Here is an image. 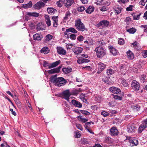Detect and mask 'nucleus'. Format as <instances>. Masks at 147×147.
Wrapping results in <instances>:
<instances>
[{
    "instance_id": "1",
    "label": "nucleus",
    "mask_w": 147,
    "mask_h": 147,
    "mask_svg": "<svg viewBox=\"0 0 147 147\" xmlns=\"http://www.w3.org/2000/svg\"><path fill=\"white\" fill-rule=\"evenodd\" d=\"M57 75H55L51 76L50 79L51 82L59 87L64 85L66 83L67 81L63 77L57 78Z\"/></svg>"
},
{
    "instance_id": "2",
    "label": "nucleus",
    "mask_w": 147,
    "mask_h": 147,
    "mask_svg": "<svg viewBox=\"0 0 147 147\" xmlns=\"http://www.w3.org/2000/svg\"><path fill=\"white\" fill-rule=\"evenodd\" d=\"M94 51L96 52L97 57L101 58L106 54V50L101 47H97Z\"/></svg>"
},
{
    "instance_id": "3",
    "label": "nucleus",
    "mask_w": 147,
    "mask_h": 147,
    "mask_svg": "<svg viewBox=\"0 0 147 147\" xmlns=\"http://www.w3.org/2000/svg\"><path fill=\"white\" fill-rule=\"evenodd\" d=\"M75 26L78 31L83 32L86 29L85 26L80 19L75 21Z\"/></svg>"
},
{
    "instance_id": "4",
    "label": "nucleus",
    "mask_w": 147,
    "mask_h": 147,
    "mask_svg": "<svg viewBox=\"0 0 147 147\" xmlns=\"http://www.w3.org/2000/svg\"><path fill=\"white\" fill-rule=\"evenodd\" d=\"M147 127V123L144 120L142 121V124L138 129V133H141Z\"/></svg>"
},
{
    "instance_id": "5",
    "label": "nucleus",
    "mask_w": 147,
    "mask_h": 147,
    "mask_svg": "<svg viewBox=\"0 0 147 147\" xmlns=\"http://www.w3.org/2000/svg\"><path fill=\"white\" fill-rule=\"evenodd\" d=\"M106 65L101 62H99L98 64V71L97 73L99 74L106 67Z\"/></svg>"
},
{
    "instance_id": "6",
    "label": "nucleus",
    "mask_w": 147,
    "mask_h": 147,
    "mask_svg": "<svg viewBox=\"0 0 147 147\" xmlns=\"http://www.w3.org/2000/svg\"><path fill=\"white\" fill-rule=\"evenodd\" d=\"M140 86V83L136 80H134L131 82L132 88L136 91L139 90Z\"/></svg>"
},
{
    "instance_id": "7",
    "label": "nucleus",
    "mask_w": 147,
    "mask_h": 147,
    "mask_svg": "<svg viewBox=\"0 0 147 147\" xmlns=\"http://www.w3.org/2000/svg\"><path fill=\"white\" fill-rule=\"evenodd\" d=\"M109 90L113 93L117 94H121V92L120 88L114 86H112L109 88Z\"/></svg>"
},
{
    "instance_id": "8",
    "label": "nucleus",
    "mask_w": 147,
    "mask_h": 147,
    "mask_svg": "<svg viewBox=\"0 0 147 147\" xmlns=\"http://www.w3.org/2000/svg\"><path fill=\"white\" fill-rule=\"evenodd\" d=\"M109 24V22L105 20H103L100 21L96 24V26L99 27L101 26L105 27L108 26Z\"/></svg>"
},
{
    "instance_id": "9",
    "label": "nucleus",
    "mask_w": 147,
    "mask_h": 147,
    "mask_svg": "<svg viewBox=\"0 0 147 147\" xmlns=\"http://www.w3.org/2000/svg\"><path fill=\"white\" fill-rule=\"evenodd\" d=\"M45 5L43 2L38 1L33 5V7L35 9H39L41 7H43Z\"/></svg>"
},
{
    "instance_id": "10",
    "label": "nucleus",
    "mask_w": 147,
    "mask_h": 147,
    "mask_svg": "<svg viewBox=\"0 0 147 147\" xmlns=\"http://www.w3.org/2000/svg\"><path fill=\"white\" fill-rule=\"evenodd\" d=\"M61 67V66H59L57 67L49 70L48 71V72L49 74L58 73L59 72Z\"/></svg>"
},
{
    "instance_id": "11",
    "label": "nucleus",
    "mask_w": 147,
    "mask_h": 147,
    "mask_svg": "<svg viewBox=\"0 0 147 147\" xmlns=\"http://www.w3.org/2000/svg\"><path fill=\"white\" fill-rule=\"evenodd\" d=\"M111 134L112 136H115L118 135L119 131L115 127H113L110 129Z\"/></svg>"
},
{
    "instance_id": "12",
    "label": "nucleus",
    "mask_w": 147,
    "mask_h": 147,
    "mask_svg": "<svg viewBox=\"0 0 147 147\" xmlns=\"http://www.w3.org/2000/svg\"><path fill=\"white\" fill-rule=\"evenodd\" d=\"M62 94L65 97L64 98L67 100L69 101V97L71 95L69 90H67L64 91Z\"/></svg>"
},
{
    "instance_id": "13",
    "label": "nucleus",
    "mask_w": 147,
    "mask_h": 147,
    "mask_svg": "<svg viewBox=\"0 0 147 147\" xmlns=\"http://www.w3.org/2000/svg\"><path fill=\"white\" fill-rule=\"evenodd\" d=\"M57 53L59 54L64 55L66 53L65 50L61 47H57Z\"/></svg>"
},
{
    "instance_id": "14",
    "label": "nucleus",
    "mask_w": 147,
    "mask_h": 147,
    "mask_svg": "<svg viewBox=\"0 0 147 147\" xmlns=\"http://www.w3.org/2000/svg\"><path fill=\"white\" fill-rule=\"evenodd\" d=\"M71 102L73 105L76 107L78 108H81L82 107V104L78 101L75 100H72Z\"/></svg>"
},
{
    "instance_id": "15",
    "label": "nucleus",
    "mask_w": 147,
    "mask_h": 147,
    "mask_svg": "<svg viewBox=\"0 0 147 147\" xmlns=\"http://www.w3.org/2000/svg\"><path fill=\"white\" fill-rule=\"evenodd\" d=\"M130 145L131 146H136L138 144V140L135 139V138H131L129 140Z\"/></svg>"
},
{
    "instance_id": "16",
    "label": "nucleus",
    "mask_w": 147,
    "mask_h": 147,
    "mask_svg": "<svg viewBox=\"0 0 147 147\" xmlns=\"http://www.w3.org/2000/svg\"><path fill=\"white\" fill-rule=\"evenodd\" d=\"M110 52L114 56H116L117 53V51L113 46H109Z\"/></svg>"
},
{
    "instance_id": "17",
    "label": "nucleus",
    "mask_w": 147,
    "mask_h": 147,
    "mask_svg": "<svg viewBox=\"0 0 147 147\" xmlns=\"http://www.w3.org/2000/svg\"><path fill=\"white\" fill-rule=\"evenodd\" d=\"M136 127L135 125H129L127 126V131L129 133L133 132L135 131Z\"/></svg>"
},
{
    "instance_id": "18",
    "label": "nucleus",
    "mask_w": 147,
    "mask_h": 147,
    "mask_svg": "<svg viewBox=\"0 0 147 147\" xmlns=\"http://www.w3.org/2000/svg\"><path fill=\"white\" fill-rule=\"evenodd\" d=\"M42 37V35L37 33L33 35V39L35 40L40 41Z\"/></svg>"
},
{
    "instance_id": "19",
    "label": "nucleus",
    "mask_w": 147,
    "mask_h": 147,
    "mask_svg": "<svg viewBox=\"0 0 147 147\" xmlns=\"http://www.w3.org/2000/svg\"><path fill=\"white\" fill-rule=\"evenodd\" d=\"M83 51V48L82 47H77L74 49H72L74 53L78 55L81 53Z\"/></svg>"
},
{
    "instance_id": "20",
    "label": "nucleus",
    "mask_w": 147,
    "mask_h": 147,
    "mask_svg": "<svg viewBox=\"0 0 147 147\" xmlns=\"http://www.w3.org/2000/svg\"><path fill=\"white\" fill-rule=\"evenodd\" d=\"M47 11L49 14L53 15L57 12L56 9L53 7H48L47 9Z\"/></svg>"
},
{
    "instance_id": "21",
    "label": "nucleus",
    "mask_w": 147,
    "mask_h": 147,
    "mask_svg": "<svg viewBox=\"0 0 147 147\" xmlns=\"http://www.w3.org/2000/svg\"><path fill=\"white\" fill-rule=\"evenodd\" d=\"M127 58L129 60H132L134 58V53L130 50H129L127 52Z\"/></svg>"
},
{
    "instance_id": "22",
    "label": "nucleus",
    "mask_w": 147,
    "mask_h": 147,
    "mask_svg": "<svg viewBox=\"0 0 147 147\" xmlns=\"http://www.w3.org/2000/svg\"><path fill=\"white\" fill-rule=\"evenodd\" d=\"M122 85L125 87H127L129 84L126 80L123 78H121L119 79Z\"/></svg>"
},
{
    "instance_id": "23",
    "label": "nucleus",
    "mask_w": 147,
    "mask_h": 147,
    "mask_svg": "<svg viewBox=\"0 0 147 147\" xmlns=\"http://www.w3.org/2000/svg\"><path fill=\"white\" fill-rule=\"evenodd\" d=\"M32 3L31 1H29V3L26 4H23L22 7L25 9L31 8L32 6Z\"/></svg>"
},
{
    "instance_id": "24",
    "label": "nucleus",
    "mask_w": 147,
    "mask_h": 147,
    "mask_svg": "<svg viewBox=\"0 0 147 147\" xmlns=\"http://www.w3.org/2000/svg\"><path fill=\"white\" fill-rule=\"evenodd\" d=\"M74 3V0H65V6L67 8H68L71 6Z\"/></svg>"
},
{
    "instance_id": "25",
    "label": "nucleus",
    "mask_w": 147,
    "mask_h": 147,
    "mask_svg": "<svg viewBox=\"0 0 147 147\" xmlns=\"http://www.w3.org/2000/svg\"><path fill=\"white\" fill-rule=\"evenodd\" d=\"M27 15L30 16H32L35 17H37L39 16V13L35 12H27Z\"/></svg>"
},
{
    "instance_id": "26",
    "label": "nucleus",
    "mask_w": 147,
    "mask_h": 147,
    "mask_svg": "<svg viewBox=\"0 0 147 147\" xmlns=\"http://www.w3.org/2000/svg\"><path fill=\"white\" fill-rule=\"evenodd\" d=\"M49 52V48L46 47L42 48L40 50V52L42 53L47 54Z\"/></svg>"
},
{
    "instance_id": "27",
    "label": "nucleus",
    "mask_w": 147,
    "mask_h": 147,
    "mask_svg": "<svg viewBox=\"0 0 147 147\" xmlns=\"http://www.w3.org/2000/svg\"><path fill=\"white\" fill-rule=\"evenodd\" d=\"M131 108L134 111H137L139 110L140 106L137 104L131 106Z\"/></svg>"
},
{
    "instance_id": "28",
    "label": "nucleus",
    "mask_w": 147,
    "mask_h": 147,
    "mask_svg": "<svg viewBox=\"0 0 147 147\" xmlns=\"http://www.w3.org/2000/svg\"><path fill=\"white\" fill-rule=\"evenodd\" d=\"M45 17L46 24L48 26H50L51 25V23L49 16L48 15H45Z\"/></svg>"
},
{
    "instance_id": "29",
    "label": "nucleus",
    "mask_w": 147,
    "mask_h": 147,
    "mask_svg": "<svg viewBox=\"0 0 147 147\" xmlns=\"http://www.w3.org/2000/svg\"><path fill=\"white\" fill-rule=\"evenodd\" d=\"M60 60H58L54 62L53 63L51 64L50 65V66L49 67V69H51L57 66L60 63Z\"/></svg>"
},
{
    "instance_id": "30",
    "label": "nucleus",
    "mask_w": 147,
    "mask_h": 147,
    "mask_svg": "<svg viewBox=\"0 0 147 147\" xmlns=\"http://www.w3.org/2000/svg\"><path fill=\"white\" fill-rule=\"evenodd\" d=\"M94 8L93 7L89 6L86 10V12L87 13L90 14L94 11Z\"/></svg>"
},
{
    "instance_id": "31",
    "label": "nucleus",
    "mask_w": 147,
    "mask_h": 147,
    "mask_svg": "<svg viewBox=\"0 0 147 147\" xmlns=\"http://www.w3.org/2000/svg\"><path fill=\"white\" fill-rule=\"evenodd\" d=\"M82 91V90L80 88H78L75 89L72 91L73 94L74 95H77L79 94V93Z\"/></svg>"
},
{
    "instance_id": "32",
    "label": "nucleus",
    "mask_w": 147,
    "mask_h": 147,
    "mask_svg": "<svg viewBox=\"0 0 147 147\" xmlns=\"http://www.w3.org/2000/svg\"><path fill=\"white\" fill-rule=\"evenodd\" d=\"M63 71L65 74H68L71 72L72 69L71 68H69L67 67H64L62 69Z\"/></svg>"
},
{
    "instance_id": "33",
    "label": "nucleus",
    "mask_w": 147,
    "mask_h": 147,
    "mask_svg": "<svg viewBox=\"0 0 147 147\" xmlns=\"http://www.w3.org/2000/svg\"><path fill=\"white\" fill-rule=\"evenodd\" d=\"M136 31V29L133 27H132L127 30V32L131 34H134Z\"/></svg>"
},
{
    "instance_id": "34",
    "label": "nucleus",
    "mask_w": 147,
    "mask_h": 147,
    "mask_svg": "<svg viewBox=\"0 0 147 147\" xmlns=\"http://www.w3.org/2000/svg\"><path fill=\"white\" fill-rule=\"evenodd\" d=\"M66 31L67 32H71L74 33H77V31L74 28L71 27L66 29Z\"/></svg>"
},
{
    "instance_id": "35",
    "label": "nucleus",
    "mask_w": 147,
    "mask_h": 147,
    "mask_svg": "<svg viewBox=\"0 0 147 147\" xmlns=\"http://www.w3.org/2000/svg\"><path fill=\"white\" fill-rule=\"evenodd\" d=\"M77 118L78 119V120L80 121H82L83 123H85L88 120L87 119L84 118L82 117L80 115L78 116L77 117Z\"/></svg>"
},
{
    "instance_id": "36",
    "label": "nucleus",
    "mask_w": 147,
    "mask_h": 147,
    "mask_svg": "<svg viewBox=\"0 0 147 147\" xmlns=\"http://www.w3.org/2000/svg\"><path fill=\"white\" fill-rule=\"evenodd\" d=\"M131 15L133 16V19L134 20H138L140 18V17L141 15V13H140L138 15H135V14L134 13H133L131 14Z\"/></svg>"
},
{
    "instance_id": "37",
    "label": "nucleus",
    "mask_w": 147,
    "mask_h": 147,
    "mask_svg": "<svg viewBox=\"0 0 147 147\" xmlns=\"http://www.w3.org/2000/svg\"><path fill=\"white\" fill-rule=\"evenodd\" d=\"M114 73V71L111 68L107 69V74L108 76L112 75Z\"/></svg>"
},
{
    "instance_id": "38",
    "label": "nucleus",
    "mask_w": 147,
    "mask_h": 147,
    "mask_svg": "<svg viewBox=\"0 0 147 147\" xmlns=\"http://www.w3.org/2000/svg\"><path fill=\"white\" fill-rule=\"evenodd\" d=\"M115 13L119 14L121 12L123 8L121 7H115Z\"/></svg>"
},
{
    "instance_id": "39",
    "label": "nucleus",
    "mask_w": 147,
    "mask_h": 147,
    "mask_svg": "<svg viewBox=\"0 0 147 147\" xmlns=\"http://www.w3.org/2000/svg\"><path fill=\"white\" fill-rule=\"evenodd\" d=\"M53 36L50 34L47 35L45 37V40L46 42L49 41L52 39Z\"/></svg>"
},
{
    "instance_id": "40",
    "label": "nucleus",
    "mask_w": 147,
    "mask_h": 147,
    "mask_svg": "<svg viewBox=\"0 0 147 147\" xmlns=\"http://www.w3.org/2000/svg\"><path fill=\"white\" fill-rule=\"evenodd\" d=\"M109 77L105 76L102 79V81L105 83L108 84L109 82Z\"/></svg>"
},
{
    "instance_id": "41",
    "label": "nucleus",
    "mask_w": 147,
    "mask_h": 147,
    "mask_svg": "<svg viewBox=\"0 0 147 147\" xmlns=\"http://www.w3.org/2000/svg\"><path fill=\"white\" fill-rule=\"evenodd\" d=\"M146 77V75L144 74L140 77V79L141 82L144 83L145 82V79Z\"/></svg>"
},
{
    "instance_id": "42",
    "label": "nucleus",
    "mask_w": 147,
    "mask_h": 147,
    "mask_svg": "<svg viewBox=\"0 0 147 147\" xmlns=\"http://www.w3.org/2000/svg\"><path fill=\"white\" fill-rule=\"evenodd\" d=\"M118 43L120 45H123L125 43L124 40L122 38H119L118 39Z\"/></svg>"
},
{
    "instance_id": "43",
    "label": "nucleus",
    "mask_w": 147,
    "mask_h": 147,
    "mask_svg": "<svg viewBox=\"0 0 147 147\" xmlns=\"http://www.w3.org/2000/svg\"><path fill=\"white\" fill-rule=\"evenodd\" d=\"M42 26L40 24V23H38L37 25L36 28L38 30H43V28L42 27Z\"/></svg>"
},
{
    "instance_id": "44",
    "label": "nucleus",
    "mask_w": 147,
    "mask_h": 147,
    "mask_svg": "<svg viewBox=\"0 0 147 147\" xmlns=\"http://www.w3.org/2000/svg\"><path fill=\"white\" fill-rule=\"evenodd\" d=\"M70 13L69 11H67L65 14V16L64 17L63 19L64 20H67L68 19V17L70 16Z\"/></svg>"
},
{
    "instance_id": "45",
    "label": "nucleus",
    "mask_w": 147,
    "mask_h": 147,
    "mask_svg": "<svg viewBox=\"0 0 147 147\" xmlns=\"http://www.w3.org/2000/svg\"><path fill=\"white\" fill-rule=\"evenodd\" d=\"M113 98L116 100H121L122 99V97L117 95H113Z\"/></svg>"
},
{
    "instance_id": "46",
    "label": "nucleus",
    "mask_w": 147,
    "mask_h": 147,
    "mask_svg": "<svg viewBox=\"0 0 147 147\" xmlns=\"http://www.w3.org/2000/svg\"><path fill=\"white\" fill-rule=\"evenodd\" d=\"M80 112L82 114H84L86 115H88L90 114V113L85 110H81Z\"/></svg>"
},
{
    "instance_id": "47",
    "label": "nucleus",
    "mask_w": 147,
    "mask_h": 147,
    "mask_svg": "<svg viewBox=\"0 0 147 147\" xmlns=\"http://www.w3.org/2000/svg\"><path fill=\"white\" fill-rule=\"evenodd\" d=\"M140 27L144 29V32L147 33V25H142Z\"/></svg>"
},
{
    "instance_id": "48",
    "label": "nucleus",
    "mask_w": 147,
    "mask_h": 147,
    "mask_svg": "<svg viewBox=\"0 0 147 147\" xmlns=\"http://www.w3.org/2000/svg\"><path fill=\"white\" fill-rule=\"evenodd\" d=\"M76 35L74 34H72L70 35L69 38L72 40H75L76 38Z\"/></svg>"
},
{
    "instance_id": "49",
    "label": "nucleus",
    "mask_w": 147,
    "mask_h": 147,
    "mask_svg": "<svg viewBox=\"0 0 147 147\" xmlns=\"http://www.w3.org/2000/svg\"><path fill=\"white\" fill-rule=\"evenodd\" d=\"M147 2V0H141L139 3V4L140 5H141L142 6H144L146 3Z\"/></svg>"
},
{
    "instance_id": "50",
    "label": "nucleus",
    "mask_w": 147,
    "mask_h": 147,
    "mask_svg": "<svg viewBox=\"0 0 147 147\" xmlns=\"http://www.w3.org/2000/svg\"><path fill=\"white\" fill-rule=\"evenodd\" d=\"M43 66L44 67H48L49 68V67L50 66V65L47 61H44L43 64Z\"/></svg>"
},
{
    "instance_id": "51",
    "label": "nucleus",
    "mask_w": 147,
    "mask_h": 147,
    "mask_svg": "<svg viewBox=\"0 0 147 147\" xmlns=\"http://www.w3.org/2000/svg\"><path fill=\"white\" fill-rule=\"evenodd\" d=\"M101 115L104 117H106L109 115V113L107 112L103 111L101 112Z\"/></svg>"
},
{
    "instance_id": "52",
    "label": "nucleus",
    "mask_w": 147,
    "mask_h": 147,
    "mask_svg": "<svg viewBox=\"0 0 147 147\" xmlns=\"http://www.w3.org/2000/svg\"><path fill=\"white\" fill-rule=\"evenodd\" d=\"M133 6L131 5H129V7H127L126 9L127 11H132V7Z\"/></svg>"
},
{
    "instance_id": "53",
    "label": "nucleus",
    "mask_w": 147,
    "mask_h": 147,
    "mask_svg": "<svg viewBox=\"0 0 147 147\" xmlns=\"http://www.w3.org/2000/svg\"><path fill=\"white\" fill-rule=\"evenodd\" d=\"M84 39V37L83 36L80 35L78 36L77 38V40H78L80 42L82 41Z\"/></svg>"
},
{
    "instance_id": "54",
    "label": "nucleus",
    "mask_w": 147,
    "mask_h": 147,
    "mask_svg": "<svg viewBox=\"0 0 147 147\" xmlns=\"http://www.w3.org/2000/svg\"><path fill=\"white\" fill-rule=\"evenodd\" d=\"M85 9L84 6H80L78 8V11L82 12L84 11Z\"/></svg>"
},
{
    "instance_id": "55",
    "label": "nucleus",
    "mask_w": 147,
    "mask_h": 147,
    "mask_svg": "<svg viewBox=\"0 0 147 147\" xmlns=\"http://www.w3.org/2000/svg\"><path fill=\"white\" fill-rule=\"evenodd\" d=\"M82 143L83 144H88V142L84 138H82Z\"/></svg>"
},
{
    "instance_id": "56",
    "label": "nucleus",
    "mask_w": 147,
    "mask_h": 147,
    "mask_svg": "<svg viewBox=\"0 0 147 147\" xmlns=\"http://www.w3.org/2000/svg\"><path fill=\"white\" fill-rule=\"evenodd\" d=\"M118 1L120 3H127L128 1V0H118Z\"/></svg>"
},
{
    "instance_id": "57",
    "label": "nucleus",
    "mask_w": 147,
    "mask_h": 147,
    "mask_svg": "<svg viewBox=\"0 0 147 147\" xmlns=\"http://www.w3.org/2000/svg\"><path fill=\"white\" fill-rule=\"evenodd\" d=\"M142 54L144 58L147 57V50L144 51L142 53Z\"/></svg>"
},
{
    "instance_id": "58",
    "label": "nucleus",
    "mask_w": 147,
    "mask_h": 147,
    "mask_svg": "<svg viewBox=\"0 0 147 147\" xmlns=\"http://www.w3.org/2000/svg\"><path fill=\"white\" fill-rule=\"evenodd\" d=\"M75 135H74V136L75 138H78L80 137L81 135V134L77 131H75Z\"/></svg>"
},
{
    "instance_id": "59",
    "label": "nucleus",
    "mask_w": 147,
    "mask_h": 147,
    "mask_svg": "<svg viewBox=\"0 0 147 147\" xmlns=\"http://www.w3.org/2000/svg\"><path fill=\"white\" fill-rule=\"evenodd\" d=\"M76 127L77 128L80 130L81 131H82L83 130V128L82 126V125L80 124H76Z\"/></svg>"
},
{
    "instance_id": "60",
    "label": "nucleus",
    "mask_w": 147,
    "mask_h": 147,
    "mask_svg": "<svg viewBox=\"0 0 147 147\" xmlns=\"http://www.w3.org/2000/svg\"><path fill=\"white\" fill-rule=\"evenodd\" d=\"M96 1L94 2V3L97 5H100L103 1V0H95Z\"/></svg>"
},
{
    "instance_id": "61",
    "label": "nucleus",
    "mask_w": 147,
    "mask_h": 147,
    "mask_svg": "<svg viewBox=\"0 0 147 147\" xmlns=\"http://www.w3.org/2000/svg\"><path fill=\"white\" fill-rule=\"evenodd\" d=\"M52 19L53 21V22L55 21H58V16H53L52 17Z\"/></svg>"
},
{
    "instance_id": "62",
    "label": "nucleus",
    "mask_w": 147,
    "mask_h": 147,
    "mask_svg": "<svg viewBox=\"0 0 147 147\" xmlns=\"http://www.w3.org/2000/svg\"><path fill=\"white\" fill-rule=\"evenodd\" d=\"M98 42L99 44L101 46L105 45L106 44L105 42L103 40H101L98 41Z\"/></svg>"
},
{
    "instance_id": "63",
    "label": "nucleus",
    "mask_w": 147,
    "mask_h": 147,
    "mask_svg": "<svg viewBox=\"0 0 147 147\" xmlns=\"http://www.w3.org/2000/svg\"><path fill=\"white\" fill-rule=\"evenodd\" d=\"M100 10L102 11H105L107 10L108 9L106 7L104 6L102 7L100 9Z\"/></svg>"
},
{
    "instance_id": "64",
    "label": "nucleus",
    "mask_w": 147,
    "mask_h": 147,
    "mask_svg": "<svg viewBox=\"0 0 147 147\" xmlns=\"http://www.w3.org/2000/svg\"><path fill=\"white\" fill-rule=\"evenodd\" d=\"M125 68V65L122 64L120 65L119 66V68L121 70L123 71V69Z\"/></svg>"
}]
</instances>
